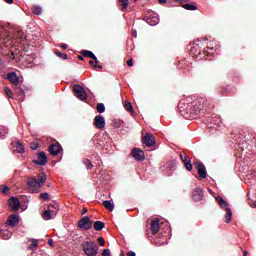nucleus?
Masks as SVG:
<instances>
[{
	"label": "nucleus",
	"instance_id": "nucleus-56",
	"mask_svg": "<svg viewBox=\"0 0 256 256\" xmlns=\"http://www.w3.org/2000/svg\"><path fill=\"white\" fill-rule=\"evenodd\" d=\"M175 1H189V0H175Z\"/></svg>",
	"mask_w": 256,
	"mask_h": 256
},
{
	"label": "nucleus",
	"instance_id": "nucleus-3",
	"mask_svg": "<svg viewBox=\"0 0 256 256\" xmlns=\"http://www.w3.org/2000/svg\"><path fill=\"white\" fill-rule=\"evenodd\" d=\"M73 91L77 99H80V101H87V92H85V88H83V86L76 84L73 87Z\"/></svg>",
	"mask_w": 256,
	"mask_h": 256
},
{
	"label": "nucleus",
	"instance_id": "nucleus-59",
	"mask_svg": "<svg viewBox=\"0 0 256 256\" xmlns=\"http://www.w3.org/2000/svg\"><path fill=\"white\" fill-rule=\"evenodd\" d=\"M134 1H137V0H134Z\"/></svg>",
	"mask_w": 256,
	"mask_h": 256
},
{
	"label": "nucleus",
	"instance_id": "nucleus-20",
	"mask_svg": "<svg viewBox=\"0 0 256 256\" xmlns=\"http://www.w3.org/2000/svg\"><path fill=\"white\" fill-rule=\"evenodd\" d=\"M233 219V212L231 211V208H226V215H225V223H231Z\"/></svg>",
	"mask_w": 256,
	"mask_h": 256
},
{
	"label": "nucleus",
	"instance_id": "nucleus-27",
	"mask_svg": "<svg viewBox=\"0 0 256 256\" xmlns=\"http://www.w3.org/2000/svg\"><path fill=\"white\" fill-rule=\"evenodd\" d=\"M183 9H186L187 11H197V6L193 4H184Z\"/></svg>",
	"mask_w": 256,
	"mask_h": 256
},
{
	"label": "nucleus",
	"instance_id": "nucleus-50",
	"mask_svg": "<svg viewBox=\"0 0 256 256\" xmlns=\"http://www.w3.org/2000/svg\"><path fill=\"white\" fill-rule=\"evenodd\" d=\"M159 3L163 4V3H167V0H158Z\"/></svg>",
	"mask_w": 256,
	"mask_h": 256
},
{
	"label": "nucleus",
	"instance_id": "nucleus-48",
	"mask_svg": "<svg viewBox=\"0 0 256 256\" xmlns=\"http://www.w3.org/2000/svg\"><path fill=\"white\" fill-rule=\"evenodd\" d=\"M132 35H133V37H137V30H134V31L132 32Z\"/></svg>",
	"mask_w": 256,
	"mask_h": 256
},
{
	"label": "nucleus",
	"instance_id": "nucleus-24",
	"mask_svg": "<svg viewBox=\"0 0 256 256\" xmlns=\"http://www.w3.org/2000/svg\"><path fill=\"white\" fill-rule=\"evenodd\" d=\"M217 202L219 203L220 207H222V209H229L227 207V202L225 200H223V198L221 196H218L216 198Z\"/></svg>",
	"mask_w": 256,
	"mask_h": 256
},
{
	"label": "nucleus",
	"instance_id": "nucleus-41",
	"mask_svg": "<svg viewBox=\"0 0 256 256\" xmlns=\"http://www.w3.org/2000/svg\"><path fill=\"white\" fill-rule=\"evenodd\" d=\"M98 243L100 244V247H105V240L103 239V237L98 238Z\"/></svg>",
	"mask_w": 256,
	"mask_h": 256
},
{
	"label": "nucleus",
	"instance_id": "nucleus-44",
	"mask_svg": "<svg viewBox=\"0 0 256 256\" xmlns=\"http://www.w3.org/2000/svg\"><path fill=\"white\" fill-rule=\"evenodd\" d=\"M181 105H183V104H182V103H179V104H178V109H179L181 115H185V113H184L183 110L181 109Z\"/></svg>",
	"mask_w": 256,
	"mask_h": 256
},
{
	"label": "nucleus",
	"instance_id": "nucleus-11",
	"mask_svg": "<svg viewBox=\"0 0 256 256\" xmlns=\"http://www.w3.org/2000/svg\"><path fill=\"white\" fill-rule=\"evenodd\" d=\"M132 157H134V159L137 161H143L145 159V153L138 148H134L132 150Z\"/></svg>",
	"mask_w": 256,
	"mask_h": 256
},
{
	"label": "nucleus",
	"instance_id": "nucleus-37",
	"mask_svg": "<svg viewBox=\"0 0 256 256\" xmlns=\"http://www.w3.org/2000/svg\"><path fill=\"white\" fill-rule=\"evenodd\" d=\"M124 108L126 109V111H133V106L131 105L130 102L124 103Z\"/></svg>",
	"mask_w": 256,
	"mask_h": 256
},
{
	"label": "nucleus",
	"instance_id": "nucleus-31",
	"mask_svg": "<svg viewBox=\"0 0 256 256\" xmlns=\"http://www.w3.org/2000/svg\"><path fill=\"white\" fill-rule=\"evenodd\" d=\"M96 109L98 113H105V104L103 103L97 104Z\"/></svg>",
	"mask_w": 256,
	"mask_h": 256
},
{
	"label": "nucleus",
	"instance_id": "nucleus-16",
	"mask_svg": "<svg viewBox=\"0 0 256 256\" xmlns=\"http://www.w3.org/2000/svg\"><path fill=\"white\" fill-rule=\"evenodd\" d=\"M7 79L12 83V85H18L19 84V77L15 72L9 73L7 75Z\"/></svg>",
	"mask_w": 256,
	"mask_h": 256
},
{
	"label": "nucleus",
	"instance_id": "nucleus-22",
	"mask_svg": "<svg viewBox=\"0 0 256 256\" xmlns=\"http://www.w3.org/2000/svg\"><path fill=\"white\" fill-rule=\"evenodd\" d=\"M94 229L95 231H103V229H105V223L102 221L94 222Z\"/></svg>",
	"mask_w": 256,
	"mask_h": 256
},
{
	"label": "nucleus",
	"instance_id": "nucleus-15",
	"mask_svg": "<svg viewBox=\"0 0 256 256\" xmlns=\"http://www.w3.org/2000/svg\"><path fill=\"white\" fill-rule=\"evenodd\" d=\"M203 107L204 104L202 102H196L190 109L194 115H197V113H201V111H203Z\"/></svg>",
	"mask_w": 256,
	"mask_h": 256
},
{
	"label": "nucleus",
	"instance_id": "nucleus-14",
	"mask_svg": "<svg viewBox=\"0 0 256 256\" xmlns=\"http://www.w3.org/2000/svg\"><path fill=\"white\" fill-rule=\"evenodd\" d=\"M159 229H161V226L159 225V219L154 218L151 223V231L153 235H156V233H159Z\"/></svg>",
	"mask_w": 256,
	"mask_h": 256
},
{
	"label": "nucleus",
	"instance_id": "nucleus-18",
	"mask_svg": "<svg viewBox=\"0 0 256 256\" xmlns=\"http://www.w3.org/2000/svg\"><path fill=\"white\" fill-rule=\"evenodd\" d=\"M83 57H88L89 59H93V61H95V63H99V61H97V56H95V54L89 50H83L82 52Z\"/></svg>",
	"mask_w": 256,
	"mask_h": 256
},
{
	"label": "nucleus",
	"instance_id": "nucleus-38",
	"mask_svg": "<svg viewBox=\"0 0 256 256\" xmlns=\"http://www.w3.org/2000/svg\"><path fill=\"white\" fill-rule=\"evenodd\" d=\"M180 158L183 161V163H187L189 160V157L186 154L181 153Z\"/></svg>",
	"mask_w": 256,
	"mask_h": 256
},
{
	"label": "nucleus",
	"instance_id": "nucleus-49",
	"mask_svg": "<svg viewBox=\"0 0 256 256\" xmlns=\"http://www.w3.org/2000/svg\"><path fill=\"white\" fill-rule=\"evenodd\" d=\"M48 245L53 246V240L49 239V240H48Z\"/></svg>",
	"mask_w": 256,
	"mask_h": 256
},
{
	"label": "nucleus",
	"instance_id": "nucleus-2",
	"mask_svg": "<svg viewBox=\"0 0 256 256\" xmlns=\"http://www.w3.org/2000/svg\"><path fill=\"white\" fill-rule=\"evenodd\" d=\"M82 249L87 256H95L99 253V247L95 242H83Z\"/></svg>",
	"mask_w": 256,
	"mask_h": 256
},
{
	"label": "nucleus",
	"instance_id": "nucleus-51",
	"mask_svg": "<svg viewBox=\"0 0 256 256\" xmlns=\"http://www.w3.org/2000/svg\"><path fill=\"white\" fill-rule=\"evenodd\" d=\"M61 47L62 49H67V44H62Z\"/></svg>",
	"mask_w": 256,
	"mask_h": 256
},
{
	"label": "nucleus",
	"instance_id": "nucleus-26",
	"mask_svg": "<svg viewBox=\"0 0 256 256\" xmlns=\"http://www.w3.org/2000/svg\"><path fill=\"white\" fill-rule=\"evenodd\" d=\"M16 151L17 153H25V147H23V144H21V142H16Z\"/></svg>",
	"mask_w": 256,
	"mask_h": 256
},
{
	"label": "nucleus",
	"instance_id": "nucleus-1",
	"mask_svg": "<svg viewBox=\"0 0 256 256\" xmlns=\"http://www.w3.org/2000/svg\"><path fill=\"white\" fill-rule=\"evenodd\" d=\"M47 181V175L45 173H41L37 178H29L27 181V185L31 191V193H39V189L45 185Z\"/></svg>",
	"mask_w": 256,
	"mask_h": 256
},
{
	"label": "nucleus",
	"instance_id": "nucleus-58",
	"mask_svg": "<svg viewBox=\"0 0 256 256\" xmlns=\"http://www.w3.org/2000/svg\"><path fill=\"white\" fill-rule=\"evenodd\" d=\"M120 256H125V255L121 254Z\"/></svg>",
	"mask_w": 256,
	"mask_h": 256
},
{
	"label": "nucleus",
	"instance_id": "nucleus-43",
	"mask_svg": "<svg viewBox=\"0 0 256 256\" xmlns=\"http://www.w3.org/2000/svg\"><path fill=\"white\" fill-rule=\"evenodd\" d=\"M57 55H58V57H61V59H67V54H65V53L59 52V53H57Z\"/></svg>",
	"mask_w": 256,
	"mask_h": 256
},
{
	"label": "nucleus",
	"instance_id": "nucleus-12",
	"mask_svg": "<svg viewBox=\"0 0 256 256\" xmlns=\"http://www.w3.org/2000/svg\"><path fill=\"white\" fill-rule=\"evenodd\" d=\"M192 199H194V201H201L203 199V189H194L192 192Z\"/></svg>",
	"mask_w": 256,
	"mask_h": 256
},
{
	"label": "nucleus",
	"instance_id": "nucleus-40",
	"mask_svg": "<svg viewBox=\"0 0 256 256\" xmlns=\"http://www.w3.org/2000/svg\"><path fill=\"white\" fill-rule=\"evenodd\" d=\"M30 147H31V149H32L33 151H35V150L39 149V144H37V142H32V143L30 144Z\"/></svg>",
	"mask_w": 256,
	"mask_h": 256
},
{
	"label": "nucleus",
	"instance_id": "nucleus-55",
	"mask_svg": "<svg viewBox=\"0 0 256 256\" xmlns=\"http://www.w3.org/2000/svg\"><path fill=\"white\" fill-rule=\"evenodd\" d=\"M89 63H90V65H94L95 60L94 61H90Z\"/></svg>",
	"mask_w": 256,
	"mask_h": 256
},
{
	"label": "nucleus",
	"instance_id": "nucleus-42",
	"mask_svg": "<svg viewBox=\"0 0 256 256\" xmlns=\"http://www.w3.org/2000/svg\"><path fill=\"white\" fill-rule=\"evenodd\" d=\"M102 256H111V250L104 249L103 252H102Z\"/></svg>",
	"mask_w": 256,
	"mask_h": 256
},
{
	"label": "nucleus",
	"instance_id": "nucleus-5",
	"mask_svg": "<svg viewBox=\"0 0 256 256\" xmlns=\"http://www.w3.org/2000/svg\"><path fill=\"white\" fill-rule=\"evenodd\" d=\"M57 213V208L53 209V206H49V208L42 214L43 220L49 221L50 219H55Z\"/></svg>",
	"mask_w": 256,
	"mask_h": 256
},
{
	"label": "nucleus",
	"instance_id": "nucleus-47",
	"mask_svg": "<svg viewBox=\"0 0 256 256\" xmlns=\"http://www.w3.org/2000/svg\"><path fill=\"white\" fill-rule=\"evenodd\" d=\"M128 256H136L135 252L131 251L128 253Z\"/></svg>",
	"mask_w": 256,
	"mask_h": 256
},
{
	"label": "nucleus",
	"instance_id": "nucleus-30",
	"mask_svg": "<svg viewBox=\"0 0 256 256\" xmlns=\"http://www.w3.org/2000/svg\"><path fill=\"white\" fill-rule=\"evenodd\" d=\"M120 5L122 7V11H125V9L129 7V0H120Z\"/></svg>",
	"mask_w": 256,
	"mask_h": 256
},
{
	"label": "nucleus",
	"instance_id": "nucleus-28",
	"mask_svg": "<svg viewBox=\"0 0 256 256\" xmlns=\"http://www.w3.org/2000/svg\"><path fill=\"white\" fill-rule=\"evenodd\" d=\"M39 245V240L37 239H32L31 245L28 246V249L30 251H33V249H36V247Z\"/></svg>",
	"mask_w": 256,
	"mask_h": 256
},
{
	"label": "nucleus",
	"instance_id": "nucleus-36",
	"mask_svg": "<svg viewBox=\"0 0 256 256\" xmlns=\"http://www.w3.org/2000/svg\"><path fill=\"white\" fill-rule=\"evenodd\" d=\"M184 165H185L187 171L193 170V164L191 163V160H188V162H184Z\"/></svg>",
	"mask_w": 256,
	"mask_h": 256
},
{
	"label": "nucleus",
	"instance_id": "nucleus-46",
	"mask_svg": "<svg viewBox=\"0 0 256 256\" xmlns=\"http://www.w3.org/2000/svg\"><path fill=\"white\" fill-rule=\"evenodd\" d=\"M94 67H95V69H103V66L97 65V63H95Z\"/></svg>",
	"mask_w": 256,
	"mask_h": 256
},
{
	"label": "nucleus",
	"instance_id": "nucleus-52",
	"mask_svg": "<svg viewBox=\"0 0 256 256\" xmlns=\"http://www.w3.org/2000/svg\"><path fill=\"white\" fill-rule=\"evenodd\" d=\"M85 213H87V208H84L82 211V215H85Z\"/></svg>",
	"mask_w": 256,
	"mask_h": 256
},
{
	"label": "nucleus",
	"instance_id": "nucleus-57",
	"mask_svg": "<svg viewBox=\"0 0 256 256\" xmlns=\"http://www.w3.org/2000/svg\"><path fill=\"white\" fill-rule=\"evenodd\" d=\"M208 49H213V47H211V46H208Z\"/></svg>",
	"mask_w": 256,
	"mask_h": 256
},
{
	"label": "nucleus",
	"instance_id": "nucleus-21",
	"mask_svg": "<svg viewBox=\"0 0 256 256\" xmlns=\"http://www.w3.org/2000/svg\"><path fill=\"white\" fill-rule=\"evenodd\" d=\"M11 235H12L11 231L0 229V236L2 237V239L4 240L11 239Z\"/></svg>",
	"mask_w": 256,
	"mask_h": 256
},
{
	"label": "nucleus",
	"instance_id": "nucleus-34",
	"mask_svg": "<svg viewBox=\"0 0 256 256\" xmlns=\"http://www.w3.org/2000/svg\"><path fill=\"white\" fill-rule=\"evenodd\" d=\"M32 13H34V15H41V13H43V9H41V7H39V6H35L33 8Z\"/></svg>",
	"mask_w": 256,
	"mask_h": 256
},
{
	"label": "nucleus",
	"instance_id": "nucleus-35",
	"mask_svg": "<svg viewBox=\"0 0 256 256\" xmlns=\"http://www.w3.org/2000/svg\"><path fill=\"white\" fill-rule=\"evenodd\" d=\"M40 199H42V201H50L51 198H49V193L44 192L40 194Z\"/></svg>",
	"mask_w": 256,
	"mask_h": 256
},
{
	"label": "nucleus",
	"instance_id": "nucleus-17",
	"mask_svg": "<svg viewBox=\"0 0 256 256\" xmlns=\"http://www.w3.org/2000/svg\"><path fill=\"white\" fill-rule=\"evenodd\" d=\"M49 152L51 153V155H57L58 153H61V145L59 144L50 145Z\"/></svg>",
	"mask_w": 256,
	"mask_h": 256
},
{
	"label": "nucleus",
	"instance_id": "nucleus-13",
	"mask_svg": "<svg viewBox=\"0 0 256 256\" xmlns=\"http://www.w3.org/2000/svg\"><path fill=\"white\" fill-rule=\"evenodd\" d=\"M19 223V216L12 214L9 216L8 220H7V225L9 227H15V225H17Z\"/></svg>",
	"mask_w": 256,
	"mask_h": 256
},
{
	"label": "nucleus",
	"instance_id": "nucleus-53",
	"mask_svg": "<svg viewBox=\"0 0 256 256\" xmlns=\"http://www.w3.org/2000/svg\"><path fill=\"white\" fill-rule=\"evenodd\" d=\"M6 3H8L9 5H11V3H13V0H6Z\"/></svg>",
	"mask_w": 256,
	"mask_h": 256
},
{
	"label": "nucleus",
	"instance_id": "nucleus-32",
	"mask_svg": "<svg viewBox=\"0 0 256 256\" xmlns=\"http://www.w3.org/2000/svg\"><path fill=\"white\" fill-rule=\"evenodd\" d=\"M249 204L251 207H256V195H252L249 197Z\"/></svg>",
	"mask_w": 256,
	"mask_h": 256
},
{
	"label": "nucleus",
	"instance_id": "nucleus-6",
	"mask_svg": "<svg viewBox=\"0 0 256 256\" xmlns=\"http://www.w3.org/2000/svg\"><path fill=\"white\" fill-rule=\"evenodd\" d=\"M143 144L146 147H153V145H155L156 141H155V136H153V134L151 133H147L143 139H142Z\"/></svg>",
	"mask_w": 256,
	"mask_h": 256
},
{
	"label": "nucleus",
	"instance_id": "nucleus-9",
	"mask_svg": "<svg viewBox=\"0 0 256 256\" xmlns=\"http://www.w3.org/2000/svg\"><path fill=\"white\" fill-rule=\"evenodd\" d=\"M94 125L96 129H104L105 128V117L102 115H97L94 118Z\"/></svg>",
	"mask_w": 256,
	"mask_h": 256
},
{
	"label": "nucleus",
	"instance_id": "nucleus-8",
	"mask_svg": "<svg viewBox=\"0 0 256 256\" xmlns=\"http://www.w3.org/2000/svg\"><path fill=\"white\" fill-rule=\"evenodd\" d=\"M194 166L198 169V175L201 179L207 178V169L205 168V165L195 162Z\"/></svg>",
	"mask_w": 256,
	"mask_h": 256
},
{
	"label": "nucleus",
	"instance_id": "nucleus-54",
	"mask_svg": "<svg viewBox=\"0 0 256 256\" xmlns=\"http://www.w3.org/2000/svg\"><path fill=\"white\" fill-rule=\"evenodd\" d=\"M78 59H79L80 61H83V56H78Z\"/></svg>",
	"mask_w": 256,
	"mask_h": 256
},
{
	"label": "nucleus",
	"instance_id": "nucleus-10",
	"mask_svg": "<svg viewBox=\"0 0 256 256\" xmlns=\"http://www.w3.org/2000/svg\"><path fill=\"white\" fill-rule=\"evenodd\" d=\"M48 159H47V155L45 154V152H40L37 156V159L33 161V163H35V165H45V163H47Z\"/></svg>",
	"mask_w": 256,
	"mask_h": 256
},
{
	"label": "nucleus",
	"instance_id": "nucleus-29",
	"mask_svg": "<svg viewBox=\"0 0 256 256\" xmlns=\"http://www.w3.org/2000/svg\"><path fill=\"white\" fill-rule=\"evenodd\" d=\"M83 164L86 166V169H88V170L93 169V163H91V160L84 159Z\"/></svg>",
	"mask_w": 256,
	"mask_h": 256
},
{
	"label": "nucleus",
	"instance_id": "nucleus-33",
	"mask_svg": "<svg viewBox=\"0 0 256 256\" xmlns=\"http://www.w3.org/2000/svg\"><path fill=\"white\" fill-rule=\"evenodd\" d=\"M4 91H5V94L7 95V97H9V99H13V91H11V88L5 87Z\"/></svg>",
	"mask_w": 256,
	"mask_h": 256
},
{
	"label": "nucleus",
	"instance_id": "nucleus-25",
	"mask_svg": "<svg viewBox=\"0 0 256 256\" xmlns=\"http://www.w3.org/2000/svg\"><path fill=\"white\" fill-rule=\"evenodd\" d=\"M103 205H104L105 209H108V211H113V209H115V205L113 203H111V201H109V200L104 201Z\"/></svg>",
	"mask_w": 256,
	"mask_h": 256
},
{
	"label": "nucleus",
	"instance_id": "nucleus-19",
	"mask_svg": "<svg viewBox=\"0 0 256 256\" xmlns=\"http://www.w3.org/2000/svg\"><path fill=\"white\" fill-rule=\"evenodd\" d=\"M146 22L148 25H151V27H155V25L159 24V17L153 16V17H147Z\"/></svg>",
	"mask_w": 256,
	"mask_h": 256
},
{
	"label": "nucleus",
	"instance_id": "nucleus-7",
	"mask_svg": "<svg viewBox=\"0 0 256 256\" xmlns=\"http://www.w3.org/2000/svg\"><path fill=\"white\" fill-rule=\"evenodd\" d=\"M9 207L12 211H19L21 207V201L17 197H11L8 201Z\"/></svg>",
	"mask_w": 256,
	"mask_h": 256
},
{
	"label": "nucleus",
	"instance_id": "nucleus-39",
	"mask_svg": "<svg viewBox=\"0 0 256 256\" xmlns=\"http://www.w3.org/2000/svg\"><path fill=\"white\" fill-rule=\"evenodd\" d=\"M0 191L4 194L7 195L9 193V188L7 186H0Z\"/></svg>",
	"mask_w": 256,
	"mask_h": 256
},
{
	"label": "nucleus",
	"instance_id": "nucleus-45",
	"mask_svg": "<svg viewBox=\"0 0 256 256\" xmlns=\"http://www.w3.org/2000/svg\"><path fill=\"white\" fill-rule=\"evenodd\" d=\"M127 65L128 67H133V60H128Z\"/></svg>",
	"mask_w": 256,
	"mask_h": 256
},
{
	"label": "nucleus",
	"instance_id": "nucleus-23",
	"mask_svg": "<svg viewBox=\"0 0 256 256\" xmlns=\"http://www.w3.org/2000/svg\"><path fill=\"white\" fill-rule=\"evenodd\" d=\"M15 93L18 95V97L21 99V101H23L25 99V92L23 91V89H21V87H16Z\"/></svg>",
	"mask_w": 256,
	"mask_h": 256
},
{
	"label": "nucleus",
	"instance_id": "nucleus-4",
	"mask_svg": "<svg viewBox=\"0 0 256 256\" xmlns=\"http://www.w3.org/2000/svg\"><path fill=\"white\" fill-rule=\"evenodd\" d=\"M79 229H84V231H88V229H91L93 227V221L89 219L88 216H84L82 219L78 222Z\"/></svg>",
	"mask_w": 256,
	"mask_h": 256
}]
</instances>
